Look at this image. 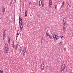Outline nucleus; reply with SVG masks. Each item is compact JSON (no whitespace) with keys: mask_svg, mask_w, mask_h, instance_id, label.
<instances>
[{"mask_svg":"<svg viewBox=\"0 0 73 73\" xmlns=\"http://www.w3.org/2000/svg\"><path fill=\"white\" fill-rule=\"evenodd\" d=\"M5 49L6 50L5 52H6V53H8V51H9V48H8V45H5Z\"/></svg>","mask_w":73,"mask_h":73,"instance_id":"nucleus-1","label":"nucleus"},{"mask_svg":"<svg viewBox=\"0 0 73 73\" xmlns=\"http://www.w3.org/2000/svg\"><path fill=\"white\" fill-rule=\"evenodd\" d=\"M46 35L47 36H49V38H50V39H52V38H53V36H52V35H50V34H48L47 33H46Z\"/></svg>","mask_w":73,"mask_h":73,"instance_id":"nucleus-2","label":"nucleus"},{"mask_svg":"<svg viewBox=\"0 0 73 73\" xmlns=\"http://www.w3.org/2000/svg\"><path fill=\"white\" fill-rule=\"evenodd\" d=\"M65 66H64V65H62V67L61 68V71H64V69H65Z\"/></svg>","mask_w":73,"mask_h":73,"instance_id":"nucleus-3","label":"nucleus"},{"mask_svg":"<svg viewBox=\"0 0 73 73\" xmlns=\"http://www.w3.org/2000/svg\"><path fill=\"white\" fill-rule=\"evenodd\" d=\"M39 6H41V5H44V3H42V1L41 0H40L39 1Z\"/></svg>","mask_w":73,"mask_h":73,"instance_id":"nucleus-4","label":"nucleus"},{"mask_svg":"<svg viewBox=\"0 0 73 73\" xmlns=\"http://www.w3.org/2000/svg\"><path fill=\"white\" fill-rule=\"evenodd\" d=\"M49 6L50 7H51L52 5V0H49Z\"/></svg>","mask_w":73,"mask_h":73,"instance_id":"nucleus-5","label":"nucleus"},{"mask_svg":"<svg viewBox=\"0 0 73 73\" xmlns=\"http://www.w3.org/2000/svg\"><path fill=\"white\" fill-rule=\"evenodd\" d=\"M63 25H64L63 28L66 29V23H64L63 24Z\"/></svg>","mask_w":73,"mask_h":73,"instance_id":"nucleus-6","label":"nucleus"},{"mask_svg":"<svg viewBox=\"0 0 73 73\" xmlns=\"http://www.w3.org/2000/svg\"><path fill=\"white\" fill-rule=\"evenodd\" d=\"M63 23H64V24H66V19L65 18L63 19Z\"/></svg>","mask_w":73,"mask_h":73,"instance_id":"nucleus-7","label":"nucleus"},{"mask_svg":"<svg viewBox=\"0 0 73 73\" xmlns=\"http://www.w3.org/2000/svg\"><path fill=\"white\" fill-rule=\"evenodd\" d=\"M7 37V35H3V38H5Z\"/></svg>","mask_w":73,"mask_h":73,"instance_id":"nucleus-8","label":"nucleus"},{"mask_svg":"<svg viewBox=\"0 0 73 73\" xmlns=\"http://www.w3.org/2000/svg\"><path fill=\"white\" fill-rule=\"evenodd\" d=\"M2 12H3V13H4V12H5V8H3L2 9Z\"/></svg>","mask_w":73,"mask_h":73,"instance_id":"nucleus-9","label":"nucleus"},{"mask_svg":"<svg viewBox=\"0 0 73 73\" xmlns=\"http://www.w3.org/2000/svg\"><path fill=\"white\" fill-rule=\"evenodd\" d=\"M3 35H7V33L6 32H3Z\"/></svg>","mask_w":73,"mask_h":73,"instance_id":"nucleus-10","label":"nucleus"},{"mask_svg":"<svg viewBox=\"0 0 73 73\" xmlns=\"http://www.w3.org/2000/svg\"><path fill=\"white\" fill-rule=\"evenodd\" d=\"M28 14V12H27V11H26L25 12V16H27V14Z\"/></svg>","mask_w":73,"mask_h":73,"instance_id":"nucleus-11","label":"nucleus"},{"mask_svg":"<svg viewBox=\"0 0 73 73\" xmlns=\"http://www.w3.org/2000/svg\"><path fill=\"white\" fill-rule=\"evenodd\" d=\"M41 70H44V67L41 66Z\"/></svg>","mask_w":73,"mask_h":73,"instance_id":"nucleus-12","label":"nucleus"},{"mask_svg":"<svg viewBox=\"0 0 73 73\" xmlns=\"http://www.w3.org/2000/svg\"><path fill=\"white\" fill-rule=\"evenodd\" d=\"M17 46H18V44H16L15 46V48H17Z\"/></svg>","mask_w":73,"mask_h":73,"instance_id":"nucleus-13","label":"nucleus"},{"mask_svg":"<svg viewBox=\"0 0 73 73\" xmlns=\"http://www.w3.org/2000/svg\"><path fill=\"white\" fill-rule=\"evenodd\" d=\"M26 53V51H23V55H25Z\"/></svg>","mask_w":73,"mask_h":73,"instance_id":"nucleus-14","label":"nucleus"},{"mask_svg":"<svg viewBox=\"0 0 73 73\" xmlns=\"http://www.w3.org/2000/svg\"><path fill=\"white\" fill-rule=\"evenodd\" d=\"M15 47V45L14 44V42H13V48H14Z\"/></svg>","mask_w":73,"mask_h":73,"instance_id":"nucleus-15","label":"nucleus"},{"mask_svg":"<svg viewBox=\"0 0 73 73\" xmlns=\"http://www.w3.org/2000/svg\"><path fill=\"white\" fill-rule=\"evenodd\" d=\"M22 29H23V26H22V27L21 28H20V32H21L22 31Z\"/></svg>","mask_w":73,"mask_h":73,"instance_id":"nucleus-16","label":"nucleus"},{"mask_svg":"<svg viewBox=\"0 0 73 73\" xmlns=\"http://www.w3.org/2000/svg\"><path fill=\"white\" fill-rule=\"evenodd\" d=\"M58 38V35L57 36V37H56V38L54 39V40L55 41H56L57 39Z\"/></svg>","mask_w":73,"mask_h":73,"instance_id":"nucleus-17","label":"nucleus"},{"mask_svg":"<svg viewBox=\"0 0 73 73\" xmlns=\"http://www.w3.org/2000/svg\"><path fill=\"white\" fill-rule=\"evenodd\" d=\"M66 29L63 28V31L64 32H65V31H66Z\"/></svg>","mask_w":73,"mask_h":73,"instance_id":"nucleus-18","label":"nucleus"},{"mask_svg":"<svg viewBox=\"0 0 73 73\" xmlns=\"http://www.w3.org/2000/svg\"><path fill=\"white\" fill-rule=\"evenodd\" d=\"M20 20L21 21H22V20H23V18L22 17H21L20 19Z\"/></svg>","mask_w":73,"mask_h":73,"instance_id":"nucleus-19","label":"nucleus"},{"mask_svg":"<svg viewBox=\"0 0 73 73\" xmlns=\"http://www.w3.org/2000/svg\"><path fill=\"white\" fill-rule=\"evenodd\" d=\"M26 50H27V48H26V47H25V48L24 50L23 51H24L25 52H26Z\"/></svg>","mask_w":73,"mask_h":73,"instance_id":"nucleus-20","label":"nucleus"},{"mask_svg":"<svg viewBox=\"0 0 73 73\" xmlns=\"http://www.w3.org/2000/svg\"><path fill=\"white\" fill-rule=\"evenodd\" d=\"M19 33L17 32V37H18L19 36Z\"/></svg>","mask_w":73,"mask_h":73,"instance_id":"nucleus-21","label":"nucleus"},{"mask_svg":"<svg viewBox=\"0 0 73 73\" xmlns=\"http://www.w3.org/2000/svg\"><path fill=\"white\" fill-rule=\"evenodd\" d=\"M8 42L9 44H10V38H9V39L8 40Z\"/></svg>","mask_w":73,"mask_h":73,"instance_id":"nucleus-22","label":"nucleus"},{"mask_svg":"<svg viewBox=\"0 0 73 73\" xmlns=\"http://www.w3.org/2000/svg\"><path fill=\"white\" fill-rule=\"evenodd\" d=\"M20 24L21 25V26L22 25H23V22L22 21H21Z\"/></svg>","mask_w":73,"mask_h":73,"instance_id":"nucleus-23","label":"nucleus"},{"mask_svg":"<svg viewBox=\"0 0 73 73\" xmlns=\"http://www.w3.org/2000/svg\"><path fill=\"white\" fill-rule=\"evenodd\" d=\"M41 66H44V64H42Z\"/></svg>","mask_w":73,"mask_h":73,"instance_id":"nucleus-24","label":"nucleus"},{"mask_svg":"<svg viewBox=\"0 0 73 73\" xmlns=\"http://www.w3.org/2000/svg\"><path fill=\"white\" fill-rule=\"evenodd\" d=\"M54 36H55L54 35L53 36V38L54 39H56V38H55Z\"/></svg>","mask_w":73,"mask_h":73,"instance_id":"nucleus-25","label":"nucleus"},{"mask_svg":"<svg viewBox=\"0 0 73 73\" xmlns=\"http://www.w3.org/2000/svg\"><path fill=\"white\" fill-rule=\"evenodd\" d=\"M62 42H60V45H62Z\"/></svg>","mask_w":73,"mask_h":73,"instance_id":"nucleus-26","label":"nucleus"},{"mask_svg":"<svg viewBox=\"0 0 73 73\" xmlns=\"http://www.w3.org/2000/svg\"><path fill=\"white\" fill-rule=\"evenodd\" d=\"M61 39H62L63 38V36H62V35H61Z\"/></svg>","mask_w":73,"mask_h":73,"instance_id":"nucleus-27","label":"nucleus"},{"mask_svg":"<svg viewBox=\"0 0 73 73\" xmlns=\"http://www.w3.org/2000/svg\"><path fill=\"white\" fill-rule=\"evenodd\" d=\"M64 65V66H65V65L64 64V62H63L62 65Z\"/></svg>","mask_w":73,"mask_h":73,"instance_id":"nucleus-28","label":"nucleus"},{"mask_svg":"<svg viewBox=\"0 0 73 73\" xmlns=\"http://www.w3.org/2000/svg\"><path fill=\"white\" fill-rule=\"evenodd\" d=\"M48 68H49V66L48 65L46 67V69H48Z\"/></svg>","mask_w":73,"mask_h":73,"instance_id":"nucleus-29","label":"nucleus"},{"mask_svg":"<svg viewBox=\"0 0 73 73\" xmlns=\"http://www.w3.org/2000/svg\"><path fill=\"white\" fill-rule=\"evenodd\" d=\"M57 8V5H56L55 6V9H56Z\"/></svg>","mask_w":73,"mask_h":73,"instance_id":"nucleus-30","label":"nucleus"},{"mask_svg":"<svg viewBox=\"0 0 73 73\" xmlns=\"http://www.w3.org/2000/svg\"><path fill=\"white\" fill-rule=\"evenodd\" d=\"M44 7V5H42V8H43Z\"/></svg>","mask_w":73,"mask_h":73,"instance_id":"nucleus-31","label":"nucleus"},{"mask_svg":"<svg viewBox=\"0 0 73 73\" xmlns=\"http://www.w3.org/2000/svg\"><path fill=\"white\" fill-rule=\"evenodd\" d=\"M19 24L20 23V17H19Z\"/></svg>","mask_w":73,"mask_h":73,"instance_id":"nucleus-32","label":"nucleus"},{"mask_svg":"<svg viewBox=\"0 0 73 73\" xmlns=\"http://www.w3.org/2000/svg\"><path fill=\"white\" fill-rule=\"evenodd\" d=\"M58 36V34H57L56 35H55V37H57Z\"/></svg>","mask_w":73,"mask_h":73,"instance_id":"nucleus-33","label":"nucleus"},{"mask_svg":"<svg viewBox=\"0 0 73 73\" xmlns=\"http://www.w3.org/2000/svg\"><path fill=\"white\" fill-rule=\"evenodd\" d=\"M12 1H11L10 2V5H11L12 4Z\"/></svg>","mask_w":73,"mask_h":73,"instance_id":"nucleus-34","label":"nucleus"},{"mask_svg":"<svg viewBox=\"0 0 73 73\" xmlns=\"http://www.w3.org/2000/svg\"><path fill=\"white\" fill-rule=\"evenodd\" d=\"M63 6H64V5L62 4L61 7V8H62V7H63Z\"/></svg>","mask_w":73,"mask_h":73,"instance_id":"nucleus-35","label":"nucleus"},{"mask_svg":"<svg viewBox=\"0 0 73 73\" xmlns=\"http://www.w3.org/2000/svg\"><path fill=\"white\" fill-rule=\"evenodd\" d=\"M63 6H64V5L62 4L61 7V8H62V7H63Z\"/></svg>","mask_w":73,"mask_h":73,"instance_id":"nucleus-36","label":"nucleus"},{"mask_svg":"<svg viewBox=\"0 0 73 73\" xmlns=\"http://www.w3.org/2000/svg\"><path fill=\"white\" fill-rule=\"evenodd\" d=\"M0 72H3V70H0Z\"/></svg>","mask_w":73,"mask_h":73,"instance_id":"nucleus-37","label":"nucleus"},{"mask_svg":"<svg viewBox=\"0 0 73 73\" xmlns=\"http://www.w3.org/2000/svg\"><path fill=\"white\" fill-rule=\"evenodd\" d=\"M42 40H43V39H42L41 40V42H42Z\"/></svg>","mask_w":73,"mask_h":73,"instance_id":"nucleus-38","label":"nucleus"},{"mask_svg":"<svg viewBox=\"0 0 73 73\" xmlns=\"http://www.w3.org/2000/svg\"><path fill=\"white\" fill-rule=\"evenodd\" d=\"M62 4H63V5H64V2H63Z\"/></svg>","mask_w":73,"mask_h":73,"instance_id":"nucleus-39","label":"nucleus"},{"mask_svg":"<svg viewBox=\"0 0 73 73\" xmlns=\"http://www.w3.org/2000/svg\"><path fill=\"white\" fill-rule=\"evenodd\" d=\"M5 31H6V30H5L4 31V32H5Z\"/></svg>","mask_w":73,"mask_h":73,"instance_id":"nucleus-40","label":"nucleus"},{"mask_svg":"<svg viewBox=\"0 0 73 73\" xmlns=\"http://www.w3.org/2000/svg\"><path fill=\"white\" fill-rule=\"evenodd\" d=\"M53 35H55H55H55V33H53Z\"/></svg>","mask_w":73,"mask_h":73,"instance_id":"nucleus-41","label":"nucleus"},{"mask_svg":"<svg viewBox=\"0 0 73 73\" xmlns=\"http://www.w3.org/2000/svg\"><path fill=\"white\" fill-rule=\"evenodd\" d=\"M21 50H22L21 49H20V52H21Z\"/></svg>","mask_w":73,"mask_h":73,"instance_id":"nucleus-42","label":"nucleus"},{"mask_svg":"<svg viewBox=\"0 0 73 73\" xmlns=\"http://www.w3.org/2000/svg\"><path fill=\"white\" fill-rule=\"evenodd\" d=\"M17 48H15V50H17Z\"/></svg>","mask_w":73,"mask_h":73,"instance_id":"nucleus-43","label":"nucleus"},{"mask_svg":"<svg viewBox=\"0 0 73 73\" xmlns=\"http://www.w3.org/2000/svg\"><path fill=\"white\" fill-rule=\"evenodd\" d=\"M69 8H70V7H71V6H70V5H69Z\"/></svg>","mask_w":73,"mask_h":73,"instance_id":"nucleus-44","label":"nucleus"},{"mask_svg":"<svg viewBox=\"0 0 73 73\" xmlns=\"http://www.w3.org/2000/svg\"><path fill=\"white\" fill-rule=\"evenodd\" d=\"M22 26H23V25H21L20 28H21Z\"/></svg>","mask_w":73,"mask_h":73,"instance_id":"nucleus-45","label":"nucleus"},{"mask_svg":"<svg viewBox=\"0 0 73 73\" xmlns=\"http://www.w3.org/2000/svg\"><path fill=\"white\" fill-rule=\"evenodd\" d=\"M29 4H31V2H30L29 3Z\"/></svg>","mask_w":73,"mask_h":73,"instance_id":"nucleus-46","label":"nucleus"},{"mask_svg":"<svg viewBox=\"0 0 73 73\" xmlns=\"http://www.w3.org/2000/svg\"><path fill=\"white\" fill-rule=\"evenodd\" d=\"M20 11H21V9H20Z\"/></svg>","mask_w":73,"mask_h":73,"instance_id":"nucleus-47","label":"nucleus"},{"mask_svg":"<svg viewBox=\"0 0 73 73\" xmlns=\"http://www.w3.org/2000/svg\"><path fill=\"white\" fill-rule=\"evenodd\" d=\"M19 41H20V39H19V42H18L19 43Z\"/></svg>","mask_w":73,"mask_h":73,"instance_id":"nucleus-48","label":"nucleus"},{"mask_svg":"<svg viewBox=\"0 0 73 73\" xmlns=\"http://www.w3.org/2000/svg\"><path fill=\"white\" fill-rule=\"evenodd\" d=\"M66 48H64L65 50H66Z\"/></svg>","mask_w":73,"mask_h":73,"instance_id":"nucleus-49","label":"nucleus"},{"mask_svg":"<svg viewBox=\"0 0 73 73\" xmlns=\"http://www.w3.org/2000/svg\"><path fill=\"white\" fill-rule=\"evenodd\" d=\"M56 38H57L56 36H55V39H56Z\"/></svg>","mask_w":73,"mask_h":73,"instance_id":"nucleus-50","label":"nucleus"},{"mask_svg":"<svg viewBox=\"0 0 73 73\" xmlns=\"http://www.w3.org/2000/svg\"><path fill=\"white\" fill-rule=\"evenodd\" d=\"M8 39V40L9 39V37Z\"/></svg>","mask_w":73,"mask_h":73,"instance_id":"nucleus-51","label":"nucleus"},{"mask_svg":"<svg viewBox=\"0 0 73 73\" xmlns=\"http://www.w3.org/2000/svg\"><path fill=\"white\" fill-rule=\"evenodd\" d=\"M5 38H3V40H4V41L5 40V39H4Z\"/></svg>","mask_w":73,"mask_h":73,"instance_id":"nucleus-52","label":"nucleus"},{"mask_svg":"<svg viewBox=\"0 0 73 73\" xmlns=\"http://www.w3.org/2000/svg\"><path fill=\"white\" fill-rule=\"evenodd\" d=\"M41 43L42 45V42H41Z\"/></svg>","mask_w":73,"mask_h":73,"instance_id":"nucleus-53","label":"nucleus"},{"mask_svg":"<svg viewBox=\"0 0 73 73\" xmlns=\"http://www.w3.org/2000/svg\"><path fill=\"white\" fill-rule=\"evenodd\" d=\"M42 1H44V0H42Z\"/></svg>","mask_w":73,"mask_h":73,"instance_id":"nucleus-54","label":"nucleus"},{"mask_svg":"<svg viewBox=\"0 0 73 73\" xmlns=\"http://www.w3.org/2000/svg\"><path fill=\"white\" fill-rule=\"evenodd\" d=\"M0 73H4L3 72H2V73H1V72H0Z\"/></svg>","mask_w":73,"mask_h":73,"instance_id":"nucleus-55","label":"nucleus"},{"mask_svg":"<svg viewBox=\"0 0 73 73\" xmlns=\"http://www.w3.org/2000/svg\"><path fill=\"white\" fill-rule=\"evenodd\" d=\"M0 19H1V18H0Z\"/></svg>","mask_w":73,"mask_h":73,"instance_id":"nucleus-56","label":"nucleus"}]
</instances>
